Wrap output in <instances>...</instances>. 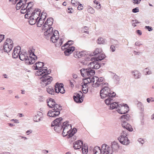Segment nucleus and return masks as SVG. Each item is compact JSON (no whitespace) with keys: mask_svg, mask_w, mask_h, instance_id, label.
<instances>
[{"mask_svg":"<svg viewBox=\"0 0 154 154\" xmlns=\"http://www.w3.org/2000/svg\"><path fill=\"white\" fill-rule=\"evenodd\" d=\"M40 72H36L35 73V75L36 76H41L40 78L41 81L45 84V86L50 84L53 80V78L52 77L48 75L51 72V70L50 69L47 70V68L45 67H43L42 69H40Z\"/></svg>","mask_w":154,"mask_h":154,"instance_id":"f257e3e1","label":"nucleus"},{"mask_svg":"<svg viewBox=\"0 0 154 154\" xmlns=\"http://www.w3.org/2000/svg\"><path fill=\"white\" fill-rule=\"evenodd\" d=\"M102 89L100 91V96L101 98L105 99L104 102L106 104H109L112 101L111 98L115 97L116 93L111 91L109 88L107 86H103Z\"/></svg>","mask_w":154,"mask_h":154,"instance_id":"f03ea898","label":"nucleus"},{"mask_svg":"<svg viewBox=\"0 0 154 154\" xmlns=\"http://www.w3.org/2000/svg\"><path fill=\"white\" fill-rule=\"evenodd\" d=\"M53 20L52 18H48L42 26V30L45 31L44 34L45 36H47L46 38L47 39V38L49 37L53 33V28L51 26L53 24Z\"/></svg>","mask_w":154,"mask_h":154,"instance_id":"7ed1b4c3","label":"nucleus"},{"mask_svg":"<svg viewBox=\"0 0 154 154\" xmlns=\"http://www.w3.org/2000/svg\"><path fill=\"white\" fill-rule=\"evenodd\" d=\"M66 124L63 127L62 135L63 137H65L67 135V138H69L72 137L77 132V129L75 128H74L72 130V125L68 124L69 122L66 121Z\"/></svg>","mask_w":154,"mask_h":154,"instance_id":"20e7f679","label":"nucleus"},{"mask_svg":"<svg viewBox=\"0 0 154 154\" xmlns=\"http://www.w3.org/2000/svg\"><path fill=\"white\" fill-rule=\"evenodd\" d=\"M63 118L62 117H60L57 118L51 123V127H54V129L57 133L60 132L63 129V126L66 124V122L62 123L61 122Z\"/></svg>","mask_w":154,"mask_h":154,"instance_id":"39448f33","label":"nucleus"},{"mask_svg":"<svg viewBox=\"0 0 154 154\" xmlns=\"http://www.w3.org/2000/svg\"><path fill=\"white\" fill-rule=\"evenodd\" d=\"M20 60L25 61V63L27 65L33 64L35 62V60L32 56L27 55L26 51H21V47H20Z\"/></svg>","mask_w":154,"mask_h":154,"instance_id":"423d86ee","label":"nucleus"},{"mask_svg":"<svg viewBox=\"0 0 154 154\" xmlns=\"http://www.w3.org/2000/svg\"><path fill=\"white\" fill-rule=\"evenodd\" d=\"M80 72L81 75L83 77H85L86 75L88 76V77L86 78L88 84L92 82L91 78L90 77L94 75L95 71L94 69L90 68L88 69L82 68L80 70Z\"/></svg>","mask_w":154,"mask_h":154,"instance_id":"0eeeda50","label":"nucleus"},{"mask_svg":"<svg viewBox=\"0 0 154 154\" xmlns=\"http://www.w3.org/2000/svg\"><path fill=\"white\" fill-rule=\"evenodd\" d=\"M73 147L75 149H80L82 148L83 154H87L88 152V146L87 143L83 144V141L78 140L73 143Z\"/></svg>","mask_w":154,"mask_h":154,"instance_id":"6e6552de","label":"nucleus"},{"mask_svg":"<svg viewBox=\"0 0 154 154\" xmlns=\"http://www.w3.org/2000/svg\"><path fill=\"white\" fill-rule=\"evenodd\" d=\"M62 109V106L56 103L55 106L53 107L52 110L48 111L47 115L51 117H56L59 115L60 113V111Z\"/></svg>","mask_w":154,"mask_h":154,"instance_id":"1a4fd4ad","label":"nucleus"},{"mask_svg":"<svg viewBox=\"0 0 154 154\" xmlns=\"http://www.w3.org/2000/svg\"><path fill=\"white\" fill-rule=\"evenodd\" d=\"M13 44V41L10 38H7L3 45L4 51L7 53L10 52L14 46Z\"/></svg>","mask_w":154,"mask_h":154,"instance_id":"9d476101","label":"nucleus"},{"mask_svg":"<svg viewBox=\"0 0 154 154\" xmlns=\"http://www.w3.org/2000/svg\"><path fill=\"white\" fill-rule=\"evenodd\" d=\"M73 56L76 58H80L83 57L87 56L88 54H91L89 51H82L81 52L75 51L74 52Z\"/></svg>","mask_w":154,"mask_h":154,"instance_id":"9b49d317","label":"nucleus"},{"mask_svg":"<svg viewBox=\"0 0 154 154\" xmlns=\"http://www.w3.org/2000/svg\"><path fill=\"white\" fill-rule=\"evenodd\" d=\"M118 139L121 144L123 145H127L129 143V140L128 138L123 134H121L120 136L118 137Z\"/></svg>","mask_w":154,"mask_h":154,"instance_id":"f8f14e48","label":"nucleus"},{"mask_svg":"<svg viewBox=\"0 0 154 154\" xmlns=\"http://www.w3.org/2000/svg\"><path fill=\"white\" fill-rule=\"evenodd\" d=\"M50 37V41L52 42L53 43H55L59 38V33L57 30H55V31L51 35L49 36Z\"/></svg>","mask_w":154,"mask_h":154,"instance_id":"ddd939ff","label":"nucleus"},{"mask_svg":"<svg viewBox=\"0 0 154 154\" xmlns=\"http://www.w3.org/2000/svg\"><path fill=\"white\" fill-rule=\"evenodd\" d=\"M119 146L117 142L114 141L111 143V147H110L109 150H111L112 154L113 152H116L118 151Z\"/></svg>","mask_w":154,"mask_h":154,"instance_id":"4468645a","label":"nucleus"},{"mask_svg":"<svg viewBox=\"0 0 154 154\" xmlns=\"http://www.w3.org/2000/svg\"><path fill=\"white\" fill-rule=\"evenodd\" d=\"M44 66V63L43 62H38L34 64L32 66V68L33 69L35 70H38V71L36 72H38L39 74V72H40V69H42V68H43V66Z\"/></svg>","mask_w":154,"mask_h":154,"instance_id":"2eb2a0df","label":"nucleus"},{"mask_svg":"<svg viewBox=\"0 0 154 154\" xmlns=\"http://www.w3.org/2000/svg\"><path fill=\"white\" fill-rule=\"evenodd\" d=\"M110 147L106 144H103L101 147V151H103V154H112L111 150H109Z\"/></svg>","mask_w":154,"mask_h":154,"instance_id":"dca6fc26","label":"nucleus"},{"mask_svg":"<svg viewBox=\"0 0 154 154\" xmlns=\"http://www.w3.org/2000/svg\"><path fill=\"white\" fill-rule=\"evenodd\" d=\"M104 79L102 77H100L99 79L98 78V80H97V82H96L95 84H92V86L94 87H97L99 86V85H101L102 87H103L104 85H106V86L108 85V83L104 82L101 83L103 82Z\"/></svg>","mask_w":154,"mask_h":154,"instance_id":"f3484780","label":"nucleus"},{"mask_svg":"<svg viewBox=\"0 0 154 154\" xmlns=\"http://www.w3.org/2000/svg\"><path fill=\"white\" fill-rule=\"evenodd\" d=\"M73 98L75 102L78 103H82L83 100V97L79 94H74Z\"/></svg>","mask_w":154,"mask_h":154,"instance_id":"a211bd4d","label":"nucleus"},{"mask_svg":"<svg viewBox=\"0 0 154 154\" xmlns=\"http://www.w3.org/2000/svg\"><path fill=\"white\" fill-rule=\"evenodd\" d=\"M55 87L57 88L58 89L59 92H60L61 94H63L65 93V91L63 87V83H59L58 82L56 83L54 86Z\"/></svg>","mask_w":154,"mask_h":154,"instance_id":"6ab92c4d","label":"nucleus"},{"mask_svg":"<svg viewBox=\"0 0 154 154\" xmlns=\"http://www.w3.org/2000/svg\"><path fill=\"white\" fill-rule=\"evenodd\" d=\"M112 101L109 103V104H106L107 105H110L109 109H113L115 108H117L118 107H120V106H122V104H118L116 102H113V98H111Z\"/></svg>","mask_w":154,"mask_h":154,"instance_id":"aec40b11","label":"nucleus"},{"mask_svg":"<svg viewBox=\"0 0 154 154\" xmlns=\"http://www.w3.org/2000/svg\"><path fill=\"white\" fill-rule=\"evenodd\" d=\"M106 57V56L104 54H100L97 57H92L91 60L94 61H101L103 60Z\"/></svg>","mask_w":154,"mask_h":154,"instance_id":"412c9836","label":"nucleus"},{"mask_svg":"<svg viewBox=\"0 0 154 154\" xmlns=\"http://www.w3.org/2000/svg\"><path fill=\"white\" fill-rule=\"evenodd\" d=\"M47 103L48 106L52 109L53 108V107L55 106L56 104L55 100L51 98H48L47 100Z\"/></svg>","mask_w":154,"mask_h":154,"instance_id":"4be33fe9","label":"nucleus"},{"mask_svg":"<svg viewBox=\"0 0 154 154\" xmlns=\"http://www.w3.org/2000/svg\"><path fill=\"white\" fill-rule=\"evenodd\" d=\"M18 48H19V46L15 47L12 53V57L14 58H16L18 57L19 58V50Z\"/></svg>","mask_w":154,"mask_h":154,"instance_id":"5701e85b","label":"nucleus"},{"mask_svg":"<svg viewBox=\"0 0 154 154\" xmlns=\"http://www.w3.org/2000/svg\"><path fill=\"white\" fill-rule=\"evenodd\" d=\"M122 106H120L121 107V110L123 112V114L126 113L128 112L129 110V107L128 106L127 104H121Z\"/></svg>","mask_w":154,"mask_h":154,"instance_id":"b1692460","label":"nucleus"},{"mask_svg":"<svg viewBox=\"0 0 154 154\" xmlns=\"http://www.w3.org/2000/svg\"><path fill=\"white\" fill-rule=\"evenodd\" d=\"M75 48L74 46H71L67 48L64 51V54L66 56H69L75 50Z\"/></svg>","mask_w":154,"mask_h":154,"instance_id":"393cba45","label":"nucleus"},{"mask_svg":"<svg viewBox=\"0 0 154 154\" xmlns=\"http://www.w3.org/2000/svg\"><path fill=\"white\" fill-rule=\"evenodd\" d=\"M83 82H82V83H83V84L82 85V91H83L84 93L86 94L88 92V88H87L86 89H84L83 88H84V86H85V88L88 87L87 84L88 83L87 81V79H86V78H84L83 79Z\"/></svg>","mask_w":154,"mask_h":154,"instance_id":"a878e982","label":"nucleus"},{"mask_svg":"<svg viewBox=\"0 0 154 154\" xmlns=\"http://www.w3.org/2000/svg\"><path fill=\"white\" fill-rule=\"evenodd\" d=\"M42 115V113L40 112H38L37 114L33 118V120L36 122H38L40 121L41 119H42V117L41 116Z\"/></svg>","mask_w":154,"mask_h":154,"instance_id":"bb28decb","label":"nucleus"},{"mask_svg":"<svg viewBox=\"0 0 154 154\" xmlns=\"http://www.w3.org/2000/svg\"><path fill=\"white\" fill-rule=\"evenodd\" d=\"M137 106L141 111L140 112V115L144 117V114L143 112L144 109L143 105L141 102H138L137 104Z\"/></svg>","mask_w":154,"mask_h":154,"instance_id":"cd10ccee","label":"nucleus"},{"mask_svg":"<svg viewBox=\"0 0 154 154\" xmlns=\"http://www.w3.org/2000/svg\"><path fill=\"white\" fill-rule=\"evenodd\" d=\"M102 50L99 48H96L95 50L93 52H89V53L91 54H88V55L90 57L93 56H97L98 54L101 53Z\"/></svg>","mask_w":154,"mask_h":154,"instance_id":"c85d7f7f","label":"nucleus"},{"mask_svg":"<svg viewBox=\"0 0 154 154\" xmlns=\"http://www.w3.org/2000/svg\"><path fill=\"white\" fill-rule=\"evenodd\" d=\"M90 64L91 66H93L92 67H91L92 69H98L101 66V64H100V63H98L96 61H95L94 62L90 63Z\"/></svg>","mask_w":154,"mask_h":154,"instance_id":"c756f323","label":"nucleus"},{"mask_svg":"<svg viewBox=\"0 0 154 154\" xmlns=\"http://www.w3.org/2000/svg\"><path fill=\"white\" fill-rule=\"evenodd\" d=\"M35 51V49L32 48H30L28 51L29 53V56H32V58H34V59H35V61L36 60H37V57L34 54Z\"/></svg>","mask_w":154,"mask_h":154,"instance_id":"7c9ffc66","label":"nucleus"},{"mask_svg":"<svg viewBox=\"0 0 154 154\" xmlns=\"http://www.w3.org/2000/svg\"><path fill=\"white\" fill-rule=\"evenodd\" d=\"M46 90L48 93L51 95H54V93H55L52 87L51 86L48 87L46 88Z\"/></svg>","mask_w":154,"mask_h":154,"instance_id":"2f4dec72","label":"nucleus"},{"mask_svg":"<svg viewBox=\"0 0 154 154\" xmlns=\"http://www.w3.org/2000/svg\"><path fill=\"white\" fill-rule=\"evenodd\" d=\"M93 151L94 154H100L101 152H102L100 147L98 146L94 147Z\"/></svg>","mask_w":154,"mask_h":154,"instance_id":"473e14b6","label":"nucleus"},{"mask_svg":"<svg viewBox=\"0 0 154 154\" xmlns=\"http://www.w3.org/2000/svg\"><path fill=\"white\" fill-rule=\"evenodd\" d=\"M132 73L135 79H138L140 78L141 74L137 70H134L132 72Z\"/></svg>","mask_w":154,"mask_h":154,"instance_id":"72a5a7b5","label":"nucleus"},{"mask_svg":"<svg viewBox=\"0 0 154 154\" xmlns=\"http://www.w3.org/2000/svg\"><path fill=\"white\" fill-rule=\"evenodd\" d=\"M42 16H40V18L37 22V27H41L44 23V21L42 20Z\"/></svg>","mask_w":154,"mask_h":154,"instance_id":"f704fd0d","label":"nucleus"},{"mask_svg":"<svg viewBox=\"0 0 154 154\" xmlns=\"http://www.w3.org/2000/svg\"><path fill=\"white\" fill-rule=\"evenodd\" d=\"M130 117V116L129 114L123 115L121 116V121L125 120V121H129Z\"/></svg>","mask_w":154,"mask_h":154,"instance_id":"c9c22d12","label":"nucleus"},{"mask_svg":"<svg viewBox=\"0 0 154 154\" xmlns=\"http://www.w3.org/2000/svg\"><path fill=\"white\" fill-rule=\"evenodd\" d=\"M10 1H12L14 4H15L17 3L16 9L17 10L19 9V1L18 0H9Z\"/></svg>","mask_w":154,"mask_h":154,"instance_id":"e433bc0d","label":"nucleus"},{"mask_svg":"<svg viewBox=\"0 0 154 154\" xmlns=\"http://www.w3.org/2000/svg\"><path fill=\"white\" fill-rule=\"evenodd\" d=\"M22 8L21 9L20 12L21 14H24L26 13L27 8L26 7V5H22Z\"/></svg>","mask_w":154,"mask_h":154,"instance_id":"4c0bfd02","label":"nucleus"},{"mask_svg":"<svg viewBox=\"0 0 154 154\" xmlns=\"http://www.w3.org/2000/svg\"><path fill=\"white\" fill-rule=\"evenodd\" d=\"M105 42V39L102 38H99L97 39V43L98 44H103Z\"/></svg>","mask_w":154,"mask_h":154,"instance_id":"58836bf2","label":"nucleus"},{"mask_svg":"<svg viewBox=\"0 0 154 154\" xmlns=\"http://www.w3.org/2000/svg\"><path fill=\"white\" fill-rule=\"evenodd\" d=\"M27 0H20V9L22 7V5H26V3Z\"/></svg>","mask_w":154,"mask_h":154,"instance_id":"ea45409f","label":"nucleus"},{"mask_svg":"<svg viewBox=\"0 0 154 154\" xmlns=\"http://www.w3.org/2000/svg\"><path fill=\"white\" fill-rule=\"evenodd\" d=\"M123 128L126 129L129 131H133V128L130 125V126L129 125H125V127Z\"/></svg>","mask_w":154,"mask_h":154,"instance_id":"a19ab883","label":"nucleus"},{"mask_svg":"<svg viewBox=\"0 0 154 154\" xmlns=\"http://www.w3.org/2000/svg\"><path fill=\"white\" fill-rule=\"evenodd\" d=\"M121 125L122 127H125V125H129L130 126V124L127 122L125 120L122 121Z\"/></svg>","mask_w":154,"mask_h":154,"instance_id":"79ce46f5","label":"nucleus"},{"mask_svg":"<svg viewBox=\"0 0 154 154\" xmlns=\"http://www.w3.org/2000/svg\"><path fill=\"white\" fill-rule=\"evenodd\" d=\"M89 7H90L87 10L88 12L91 14H94L95 11L94 9L91 6H89Z\"/></svg>","mask_w":154,"mask_h":154,"instance_id":"37998d69","label":"nucleus"},{"mask_svg":"<svg viewBox=\"0 0 154 154\" xmlns=\"http://www.w3.org/2000/svg\"><path fill=\"white\" fill-rule=\"evenodd\" d=\"M33 2H30L28 3L27 6H26V8L29 7L28 9H31L33 5Z\"/></svg>","mask_w":154,"mask_h":154,"instance_id":"c03bdc74","label":"nucleus"},{"mask_svg":"<svg viewBox=\"0 0 154 154\" xmlns=\"http://www.w3.org/2000/svg\"><path fill=\"white\" fill-rule=\"evenodd\" d=\"M91 81L92 82H93L94 84V82L95 81L97 82V80H98V78L96 76H94L91 78Z\"/></svg>","mask_w":154,"mask_h":154,"instance_id":"a18cd8bd","label":"nucleus"},{"mask_svg":"<svg viewBox=\"0 0 154 154\" xmlns=\"http://www.w3.org/2000/svg\"><path fill=\"white\" fill-rule=\"evenodd\" d=\"M114 81L116 83H118L120 80V78L119 76L116 74L114 76Z\"/></svg>","mask_w":154,"mask_h":154,"instance_id":"49530a36","label":"nucleus"},{"mask_svg":"<svg viewBox=\"0 0 154 154\" xmlns=\"http://www.w3.org/2000/svg\"><path fill=\"white\" fill-rule=\"evenodd\" d=\"M34 12H35V14H37L40 16V14L41 13V10L40 9H37V10L35 9L33 11Z\"/></svg>","mask_w":154,"mask_h":154,"instance_id":"de8ad7c7","label":"nucleus"},{"mask_svg":"<svg viewBox=\"0 0 154 154\" xmlns=\"http://www.w3.org/2000/svg\"><path fill=\"white\" fill-rule=\"evenodd\" d=\"M32 17H33L35 19H36L37 20L38 19V18L39 17V16L38 15H37V14H35V12H32Z\"/></svg>","mask_w":154,"mask_h":154,"instance_id":"09e8293b","label":"nucleus"},{"mask_svg":"<svg viewBox=\"0 0 154 154\" xmlns=\"http://www.w3.org/2000/svg\"><path fill=\"white\" fill-rule=\"evenodd\" d=\"M37 21L35 20H32L31 19H29L28 20V22L29 24L31 25H33L35 24L36 23H37Z\"/></svg>","mask_w":154,"mask_h":154,"instance_id":"8fccbe9b","label":"nucleus"},{"mask_svg":"<svg viewBox=\"0 0 154 154\" xmlns=\"http://www.w3.org/2000/svg\"><path fill=\"white\" fill-rule=\"evenodd\" d=\"M78 4L79 6L78 7V9L79 10H81L83 9V6L82 4H81L79 2H78Z\"/></svg>","mask_w":154,"mask_h":154,"instance_id":"3c124183","label":"nucleus"},{"mask_svg":"<svg viewBox=\"0 0 154 154\" xmlns=\"http://www.w3.org/2000/svg\"><path fill=\"white\" fill-rule=\"evenodd\" d=\"M139 11V9L138 7H136L133 9L132 10V12L134 13H136Z\"/></svg>","mask_w":154,"mask_h":154,"instance_id":"603ef678","label":"nucleus"},{"mask_svg":"<svg viewBox=\"0 0 154 154\" xmlns=\"http://www.w3.org/2000/svg\"><path fill=\"white\" fill-rule=\"evenodd\" d=\"M145 28L146 29H148L149 31H151L153 30V29L152 27L149 26H146L145 27Z\"/></svg>","mask_w":154,"mask_h":154,"instance_id":"864d4df0","label":"nucleus"},{"mask_svg":"<svg viewBox=\"0 0 154 154\" xmlns=\"http://www.w3.org/2000/svg\"><path fill=\"white\" fill-rule=\"evenodd\" d=\"M138 141L139 143H140L142 144H143L144 143V141L141 138L138 139Z\"/></svg>","mask_w":154,"mask_h":154,"instance_id":"5fc2aeb1","label":"nucleus"},{"mask_svg":"<svg viewBox=\"0 0 154 154\" xmlns=\"http://www.w3.org/2000/svg\"><path fill=\"white\" fill-rule=\"evenodd\" d=\"M110 49L112 52H114L115 51V47L113 45H111L110 46Z\"/></svg>","mask_w":154,"mask_h":154,"instance_id":"6e6d98bb","label":"nucleus"},{"mask_svg":"<svg viewBox=\"0 0 154 154\" xmlns=\"http://www.w3.org/2000/svg\"><path fill=\"white\" fill-rule=\"evenodd\" d=\"M30 9H28V8H27L26 14H28L29 15H31L32 13V12H33L32 11H30Z\"/></svg>","mask_w":154,"mask_h":154,"instance_id":"4d7b16f0","label":"nucleus"},{"mask_svg":"<svg viewBox=\"0 0 154 154\" xmlns=\"http://www.w3.org/2000/svg\"><path fill=\"white\" fill-rule=\"evenodd\" d=\"M57 88H56L55 87V91L54 92L55 93H54V95H57V94L59 92H59L58 89V91H57Z\"/></svg>","mask_w":154,"mask_h":154,"instance_id":"13d9d810","label":"nucleus"},{"mask_svg":"<svg viewBox=\"0 0 154 154\" xmlns=\"http://www.w3.org/2000/svg\"><path fill=\"white\" fill-rule=\"evenodd\" d=\"M121 107H120V109H119L117 110L116 111L119 114H123L122 111L121 110V108H120Z\"/></svg>","mask_w":154,"mask_h":154,"instance_id":"bf43d9fd","label":"nucleus"},{"mask_svg":"<svg viewBox=\"0 0 154 154\" xmlns=\"http://www.w3.org/2000/svg\"><path fill=\"white\" fill-rule=\"evenodd\" d=\"M4 35H0V42H1L4 38Z\"/></svg>","mask_w":154,"mask_h":154,"instance_id":"052dcab7","label":"nucleus"},{"mask_svg":"<svg viewBox=\"0 0 154 154\" xmlns=\"http://www.w3.org/2000/svg\"><path fill=\"white\" fill-rule=\"evenodd\" d=\"M135 45L136 46H140V45H142L140 43V42L138 41L136 42L135 43Z\"/></svg>","mask_w":154,"mask_h":154,"instance_id":"680f3d73","label":"nucleus"},{"mask_svg":"<svg viewBox=\"0 0 154 154\" xmlns=\"http://www.w3.org/2000/svg\"><path fill=\"white\" fill-rule=\"evenodd\" d=\"M137 33L139 35H142V32L141 30H137L136 31Z\"/></svg>","mask_w":154,"mask_h":154,"instance_id":"e2e57ef3","label":"nucleus"},{"mask_svg":"<svg viewBox=\"0 0 154 154\" xmlns=\"http://www.w3.org/2000/svg\"><path fill=\"white\" fill-rule=\"evenodd\" d=\"M142 117V118L141 119L140 122L141 125H143L144 124V121L143 117Z\"/></svg>","mask_w":154,"mask_h":154,"instance_id":"0e129e2a","label":"nucleus"},{"mask_svg":"<svg viewBox=\"0 0 154 154\" xmlns=\"http://www.w3.org/2000/svg\"><path fill=\"white\" fill-rule=\"evenodd\" d=\"M63 43V41L62 40V38H61L60 39V41H59V45L60 46H61V45Z\"/></svg>","mask_w":154,"mask_h":154,"instance_id":"69168bd1","label":"nucleus"},{"mask_svg":"<svg viewBox=\"0 0 154 154\" xmlns=\"http://www.w3.org/2000/svg\"><path fill=\"white\" fill-rule=\"evenodd\" d=\"M133 1H134L133 2V3L134 4H139L140 2L138 1L137 0H132Z\"/></svg>","mask_w":154,"mask_h":154,"instance_id":"338daca9","label":"nucleus"},{"mask_svg":"<svg viewBox=\"0 0 154 154\" xmlns=\"http://www.w3.org/2000/svg\"><path fill=\"white\" fill-rule=\"evenodd\" d=\"M131 21L132 22H134V23H140V22H138V21L137 20H132Z\"/></svg>","mask_w":154,"mask_h":154,"instance_id":"774afa93","label":"nucleus"}]
</instances>
